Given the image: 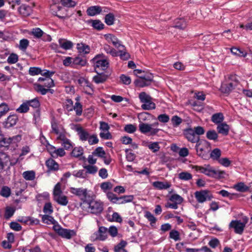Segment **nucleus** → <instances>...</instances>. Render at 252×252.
Wrapping results in <instances>:
<instances>
[{"mask_svg":"<svg viewBox=\"0 0 252 252\" xmlns=\"http://www.w3.org/2000/svg\"><path fill=\"white\" fill-rule=\"evenodd\" d=\"M144 217L150 221V225L154 226L157 221L156 218L149 211L145 212Z\"/></svg>","mask_w":252,"mask_h":252,"instance_id":"nucleus-44","label":"nucleus"},{"mask_svg":"<svg viewBox=\"0 0 252 252\" xmlns=\"http://www.w3.org/2000/svg\"><path fill=\"white\" fill-rule=\"evenodd\" d=\"M76 131L79 137V139L83 142L88 141L90 134L89 132L81 126H78L75 128Z\"/></svg>","mask_w":252,"mask_h":252,"instance_id":"nucleus-18","label":"nucleus"},{"mask_svg":"<svg viewBox=\"0 0 252 252\" xmlns=\"http://www.w3.org/2000/svg\"><path fill=\"white\" fill-rule=\"evenodd\" d=\"M83 154V148L81 147H75L72 151L71 155L73 157L78 158Z\"/></svg>","mask_w":252,"mask_h":252,"instance_id":"nucleus-58","label":"nucleus"},{"mask_svg":"<svg viewBox=\"0 0 252 252\" xmlns=\"http://www.w3.org/2000/svg\"><path fill=\"white\" fill-rule=\"evenodd\" d=\"M237 84V82H227L222 83L220 91L223 94H230L235 88Z\"/></svg>","mask_w":252,"mask_h":252,"instance_id":"nucleus-16","label":"nucleus"},{"mask_svg":"<svg viewBox=\"0 0 252 252\" xmlns=\"http://www.w3.org/2000/svg\"><path fill=\"white\" fill-rule=\"evenodd\" d=\"M62 4L68 8L74 7L77 2L73 0H61Z\"/></svg>","mask_w":252,"mask_h":252,"instance_id":"nucleus-55","label":"nucleus"},{"mask_svg":"<svg viewBox=\"0 0 252 252\" xmlns=\"http://www.w3.org/2000/svg\"><path fill=\"white\" fill-rule=\"evenodd\" d=\"M73 102L70 99H67L65 102L64 108L68 112L73 110Z\"/></svg>","mask_w":252,"mask_h":252,"instance_id":"nucleus-62","label":"nucleus"},{"mask_svg":"<svg viewBox=\"0 0 252 252\" xmlns=\"http://www.w3.org/2000/svg\"><path fill=\"white\" fill-rule=\"evenodd\" d=\"M153 186L158 189H166L171 187V184L167 182L156 181L153 182Z\"/></svg>","mask_w":252,"mask_h":252,"instance_id":"nucleus-30","label":"nucleus"},{"mask_svg":"<svg viewBox=\"0 0 252 252\" xmlns=\"http://www.w3.org/2000/svg\"><path fill=\"white\" fill-rule=\"evenodd\" d=\"M183 133L188 140L191 143H196L199 141V137L196 135L193 128H187L184 130Z\"/></svg>","mask_w":252,"mask_h":252,"instance_id":"nucleus-14","label":"nucleus"},{"mask_svg":"<svg viewBox=\"0 0 252 252\" xmlns=\"http://www.w3.org/2000/svg\"><path fill=\"white\" fill-rule=\"evenodd\" d=\"M206 137L211 140L217 141L218 134L215 130H210L206 133Z\"/></svg>","mask_w":252,"mask_h":252,"instance_id":"nucleus-50","label":"nucleus"},{"mask_svg":"<svg viewBox=\"0 0 252 252\" xmlns=\"http://www.w3.org/2000/svg\"><path fill=\"white\" fill-rule=\"evenodd\" d=\"M62 7L60 6L59 4L54 3L51 5L50 10L53 15L58 17L61 19H63V16H61L58 14V12L60 11L62 9Z\"/></svg>","mask_w":252,"mask_h":252,"instance_id":"nucleus-38","label":"nucleus"},{"mask_svg":"<svg viewBox=\"0 0 252 252\" xmlns=\"http://www.w3.org/2000/svg\"><path fill=\"white\" fill-rule=\"evenodd\" d=\"M169 200L172 202H175L180 204L183 202V198L179 194H173L170 196Z\"/></svg>","mask_w":252,"mask_h":252,"instance_id":"nucleus-53","label":"nucleus"},{"mask_svg":"<svg viewBox=\"0 0 252 252\" xmlns=\"http://www.w3.org/2000/svg\"><path fill=\"white\" fill-rule=\"evenodd\" d=\"M94 29L100 31L104 29V25L100 20H91L90 22Z\"/></svg>","mask_w":252,"mask_h":252,"instance_id":"nucleus-36","label":"nucleus"},{"mask_svg":"<svg viewBox=\"0 0 252 252\" xmlns=\"http://www.w3.org/2000/svg\"><path fill=\"white\" fill-rule=\"evenodd\" d=\"M139 98L142 103L141 108L143 110H149L155 109L156 104L152 101V98L145 92L140 93Z\"/></svg>","mask_w":252,"mask_h":252,"instance_id":"nucleus-6","label":"nucleus"},{"mask_svg":"<svg viewBox=\"0 0 252 252\" xmlns=\"http://www.w3.org/2000/svg\"><path fill=\"white\" fill-rule=\"evenodd\" d=\"M221 152L219 148H215L211 151L210 156V158L214 160H217L220 159L221 156Z\"/></svg>","mask_w":252,"mask_h":252,"instance_id":"nucleus-43","label":"nucleus"},{"mask_svg":"<svg viewBox=\"0 0 252 252\" xmlns=\"http://www.w3.org/2000/svg\"><path fill=\"white\" fill-rule=\"evenodd\" d=\"M210 148V144L206 140L199 141L195 146L197 155L204 159L208 157V153Z\"/></svg>","mask_w":252,"mask_h":252,"instance_id":"nucleus-5","label":"nucleus"},{"mask_svg":"<svg viewBox=\"0 0 252 252\" xmlns=\"http://www.w3.org/2000/svg\"><path fill=\"white\" fill-rule=\"evenodd\" d=\"M84 204L86 206L87 212L95 215H100L103 210V203L100 200L91 199L89 198L85 201Z\"/></svg>","mask_w":252,"mask_h":252,"instance_id":"nucleus-3","label":"nucleus"},{"mask_svg":"<svg viewBox=\"0 0 252 252\" xmlns=\"http://www.w3.org/2000/svg\"><path fill=\"white\" fill-rule=\"evenodd\" d=\"M83 168L86 170L87 174L94 175L98 171V167L94 164L84 165Z\"/></svg>","mask_w":252,"mask_h":252,"instance_id":"nucleus-35","label":"nucleus"},{"mask_svg":"<svg viewBox=\"0 0 252 252\" xmlns=\"http://www.w3.org/2000/svg\"><path fill=\"white\" fill-rule=\"evenodd\" d=\"M171 122L173 127H177L182 122V119L177 115L173 116L171 118Z\"/></svg>","mask_w":252,"mask_h":252,"instance_id":"nucleus-64","label":"nucleus"},{"mask_svg":"<svg viewBox=\"0 0 252 252\" xmlns=\"http://www.w3.org/2000/svg\"><path fill=\"white\" fill-rule=\"evenodd\" d=\"M72 175L76 178L81 179H86L87 177V172L83 169L74 170L72 172Z\"/></svg>","mask_w":252,"mask_h":252,"instance_id":"nucleus-46","label":"nucleus"},{"mask_svg":"<svg viewBox=\"0 0 252 252\" xmlns=\"http://www.w3.org/2000/svg\"><path fill=\"white\" fill-rule=\"evenodd\" d=\"M194 196L197 201L199 203L210 201L213 198L212 194L207 189L196 191L194 193Z\"/></svg>","mask_w":252,"mask_h":252,"instance_id":"nucleus-8","label":"nucleus"},{"mask_svg":"<svg viewBox=\"0 0 252 252\" xmlns=\"http://www.w3.org/2000/svg\"><path fill=\"white\" fill-rule=\"evenodd\" d=\"M23 178L27 181H32L35 178V173L33 170L26 171L22 174Z\"/></svg>","mask_w":252,"mask_h":252,"instance_id":"nucleus-41","label":"nucleus"},{"mask_svg":"<svg viewBox=\"0 0 252 252\" xmlns=\"http://www.w3.org/2000/svg\"><path fill=\"white\" fill-rule=\"evenodd\" d=\"M127 245L126 241L122 240L121 242L116 245L114 248V252H127L125 249Z\"/></svg>","mask_w":252,"mask_h":252,"instance_id":"nucleus-37","label":"nucleus"},{"mask_svg":"<svg viewBox=\"0 0 252 252\" xmlns=\"http://www.w3.org/2000/svg\"><path fill=\"white\" fill-rule=\"evenodd\" d=\"M20 139L19 135H16L12 137H3V139L0 142V147H8L10 144L15 142V140H18Z\"/></svg>","mask_w":252,"mask_h":252,"instance_id":"nucleus-19","label":"nucleus"},{"mask_svg":"<svg viewBox=\"0 0 252 252\" xmlns=\"http://www.w3.org/2000/svg\"><path fill=\"white\" fill-rule=\"evenodd\" d=\"M70 193L78 196L83 202L85 203L89 197L88 194V189L83 188H75L71 187L69 189Z\"/></svg>","mask_w":252,"mask_h":252,"instance_id":"nucleus-11","label":"nucleus"},{"mask_svg":"<svg viewBox=\"0 0 252 252\" xmlns=\"http://www.w3.org/2000/svg\"><path fill=\"white\" fill-rule=\"evenodd\" d=\"M73 68H77L78 67L84 66L86 65L87 61L86 59L81 57L80 56H77L73 58Z\"/></svg>","mask_w":252,"mask_h":252,"instance_id":"nucleus-23","label":"nucleus"},{"mask_svg":"<svg viewBox=\"0 0 252 252\" xmlns=\"http://www.w3.org/2000/svg\"><path fill=\"white\" fill-rule=\"evenodd\" d=\"M224 120V116L222 113H217L213 114L211 117V121L216 124H220Z\"/></svg>","mask_w":252,"mask_h":252,"instance_id":"nucleus-32","label":"nucleus"},{"mask_svg":"<svg viewBox=\"0 0 252 252\" xmlns=\"http://www.w3.org/2000/svg\"><path fill=\"white\" fill-rule=\"evenodd\" d=\"M109 75L104 73H97L96 75H95L93 78V81L96 84H101L105 82L108 78Z\"/></svg>","mask_w":252,"mask_h":252,"instance_id":"nucleus-25","label":"nucleus"},{"mask_svg":"<svg viewBox=\"0 0 252 252\" xmlns=\"http://www.w3.org/2000/svg\"><path fill=\"white\" fill-rule=\"evenodd\" d=\"M61 141V144L63 148L67 150H71L73 148L72 142L66 137V135L59 139Z\"/></svg>","mask_w":252,"mask_h":252,"instance_id":"nucleus-27","label":"nucleus"},{"mask_svg":"<svg viewBox=\"0 0 252 252\" xmlns=\"http://www.w3.org/2000/svg\"><path fill=\"white\" fill-rule=\"evenodd\" d=\"M18 11L19 14L25 17L30 16L32 11L31 7L25 4L21 5L19 7Z\"/></svg>","mask_w":252,"mask_h":252,"instance_id":"nucleus-20","label":"nucleus"},{"mask_svg":"<svg viewBox=\"0 0 252 252\" xmlns=\"http://www.w3.org/2000/svg\"><path fill=\"white\" fill-rule=\"evenodd\" d=\"M115 21V15L112 13H108L105 15L104 22L108 26L114 25Z\"/></svg>","mask_w":252,"mask_h":252,"instance_id":"nucleus-40","label":"nucleus"},{"mask_svg":"<svg viewBox=\"0 0 252 252\" xmlns=\"http://www.w3.org/2000/svg\"><path fill=\"white\" fill-rule=\"evenodd\" d=\"M217 129L219 133L227 135L229 132V126L226 123H221L218 125Z\"/></svg>","mask_w":252,"mask_h":252,"instance_id":"nucleus-28","label":"nucleus"},{"mask_svg":"<svg viewBox=\"0 0 252 252\" xmlns=\"http://www.w3.org/2000/svg\"><path fill=\"white\" fill-rule=\"evenodd\" d=\"M103 49L107 54H110L113 57H118L119 55V52L108 44H104Z\"/></svg>","mask_w":252,"mask_h":252,"instance_id":"nucleus-31","label":"nucleus"},{"mask_svg":"<svg viewBox=\"0 0 252 252\" xmlns=\"http://www.w3.org/2000/svg\"><path fill=\"white\" fill-rule=\"evenodd\" d=\"M29 107L27 101L23 102L20 106L16 109V111L20 113H25L28 112Z\"/></svg>","mask_w":252,"mask_h":252,"instance_id":"nucleus-52","label":"nucleus"},{"mask_svg":"<svg viewBox=\"0 0 252 252\" xmlns=\"http://www.w3.org/2000/svg\"><path fill=\"white\" fill-rule=\"evenodd\" d=\"M9 110L8 106L5 103L0 104V119Z\"/></svg>","mask_w":252,"mask_h":252,"instance_id":"nucleus-56","label":"nucleus"},{"mask_svg":"<svg viewBox=\"0 0 252 252\" xmlns=\"http://www.w3.org/2000/svg\"><path fill=\"white\" fill-rule=\"evenodd\" d=\"M84 91L85 94L92 95L94 92L93 85L88 81L85 82V86L84 87Z\"/></svg>","mask_w":252,"mask_h":252,"instance_id":"nucleus-48","label":"nucleus"},{"mask_svg":"<svg viewBox=\"0 0 252 252\" xmlns=\"http://www.w3.org/2000/svg\"><path fill=\"white\" fill-rule=\"evenodd\" d=\"M12 164L10 157L5 153L0 152V172L6 167H9Z\"/></svg>","mask_w":252,"mask_h":252,"instance_id":"nucleus-13","label":"nucleus"},{"mask_svg":"<svg viewBox=\"0 0 252 252\" xmlns=\"http://www.w3.org/2000/svg\"><path fill=\"white\" fill-rule=\"evenodd\" d=\"M134 83L136 86L139 87H144L150 85V84L141 77H139V78L136 79Z\"/></svg>","mask_w":252,"mask_h":252,"instance_id":"nucleus-51","label":"nucleus"},{"mask_svg":"<svg viewBox=\"0 0 252 252\" xmlns=\"http://www.w3.org/2000/svg\"><path fill=\"white\" fill-rule=\"evenodd\" d=\"M91 62L94 68H100L103 71L106 70L109 66V60L103 54L96 55Z\"/></svg>","mask_w":252,"mask_h":252,"instance_id":"nucleus-4","label":"nucleus"},{"mask_svg":"<svg viewBox=\"0 0 252 252\" xmlns=\"http://www.w3.org/2000/svg\"><path fill=\"white\" fill-rule=\"evenodd\" d=\"M232 54L239 57H245L247 55V53L244 50H241L240 48L236 47H232L230 49Z\"/></svg>","mask_w":252,"mask_h":252,"instance_id":"nucleus-45","label":"nucleus"},{"mask_svg":"<svg viewBox=\"0 0 252 252\" xmlns=\"http://www.w3.org/2000/svg\"><path fill=\"white\" fill-rule=\"evenodd\" d=\"M43 211L46 214L51 215L52 214L53 212V208L50 202H48L45 203Z\"/></svg>","mask_w":252,"mask_h":252,"instance_id":"nucleus-54","label":"nucleus"},{"mask_svg":"<svg viewBox=\"0 0 252 252\" xmlns=\"http://www.w3.org/2000/svg\"><path fill=\"white\" fill-rule=\"evenodd\" d=\"M41 218L42 222L47 224H55L57 223L54 218L48 214L42 215Z\"/></svg>","mask_w":252,"mask_h":252,"instance_id":"nucleus-39","label":"nucleus"},{"mask_svg":"<svg viewBox=\"0 0 252 252\" xmlns=\"http://www.w3.org/2000/svg\"><path fill=\"white\" fill-rule=\"evenodd\" d=\"M77 49L80 53L84 54H89L90 52V47L89 45L84 43H78L77 44Z\"/></svg>","mask_w":252,"mask_h":252,"instance_id":"nucleus-33","label":"nucleus"},{"mask_svg":"<svg viewBox=\"0 0 252 252\" xmlns=\"http://www.w3.org/2000/svg\"><path fill=\"white\" fill-rule=\"evenodd\" d=\"M59 43L61 48L66 50L72 49L73 46V44L71 41L65 39H60Z\"/></svg>","mask_w":252,"mask_h":252,"instance_id":"nucleus-29","label":"nucleus"},{"mask_svg":"<svg viewBox=\"0 0 252 252\" xmlns=\"http://www.w3.org/2000/svg\"><path fill=\"white\" fill-rule=\"evenodd\" d=\"M45 165L48 168V172L56 171L59 170L58 163L52 158H49L46 161Z\"/></svg>","mask_w":252,"mask_h":252,"instance_id":"nucleus-21","label":"nucleus"},{"mask_svg":"<svg viewBox=\"0 0 252 252\" xmlns=\"http://www.w3.org/2000/svg\"><path fill=\"white\" fill-rule=\"evenodd\" d=\"M248 220V218L245 217L243 219V222L238 220H232L229 224V227L233 228L236 233L241 234L244 231V228L245 227Z\"/></svg>","mask_w":252,"mask_h":252,"instance_id":"nucleus-7","label":"nucleus"},{"mask_svg":"<svg viewBox=\"0 0 252 252\" xmlns=\"http://www.w3.org/2000/svg\"><path fill=\"white\" fill-rule=\"evenodd\" d=\"M73 110L75 111L76 115H81L83 110L82 104L79 101L76 102L73 106Z\"/></svg>","mask_w":252,"mask_h":252,"instance_id":"nucleus-63","label":"nucleus"},{"mask_svg":"<svg viewBox=\"0 0 252 252\" xmlns=\"http://www.w3.org/2000/svg\"><path fill=\"white\" fill-rule=\"evenodd\" d=\"M18 120V118L16 114H10L5 121V126L9 128L15 126Z\"/></svg>","mask_w":252,"mask_h":252,"instance_id":"nucleus-22","label":"nucleus"},{"mask_svg":"<svg viewBox=\"0 0 252 252\" xmlns=\"http://www.w3.org/2000/svg\"><path fill=\"white\" fill-rule=\"evenodd\" d=\"M192 169L196 172L217 179L224 178V175L225 174L224 171L216 170L214 167L209 164H205L204 166L194 165L192 167Z\"/></svg>","mask_w":252,"mask_h":252,"instance_id":"nucleus-2","label":"nucleus"},{"mask_svg":"<svg viewBox=\"0 0 252 252\" xmlns=\"http://www.w3.org/2000/svg\"><path fill=\"white\" fill-rule=\"evenodd\" d=\"M139 130L141 133L145 134L150 133V135L154 136L157 134L161 129L158 128L152 127L150 124L141 123L139 125Z\"/></svg>","mask_w":252,"mask_h":252,"instance_id":"nucleus-10","label":"nucleus"},{"mask_svg":"<svg viewBox=\"0 0 252 252\" xmlns=\"http://www.w3.org/2000/svg\"><path fill=\"white\" fill-rule=\"evenodd\" d=\"M52 132L57 135V140L60 139L66 134V131L62 125L59 124L56 121L51 122Z\"/></svg>","mask_w":252,"mask_h":252,"instance_id":"nucleus-12","label":"nucleus"},{"mask_svg":"<svg viewBox=\"0 0 252 252\" xmlns=\"http://www.w3.org/2000/svg\"><path fill=\"white\" fill-rule=\"evenodd\" d=\"M47 149L51 157L54 158H57L59 157H62L65 155V152L63 148H57L55 146L49 145Z\"/></svg>","mask_w":252,"mask_h":252,"instance_id":"nucleus-15","label":"nucleus"},{"mask_svg":"<svg viewBox=\"0 0 252 252\" xmlns=\"http://www.w3.org/2000/svg\"><path fill=\"white\" fill-rule=\"evenodd\" d=\"M178 178L182 181H188L192 178V176L190 173L184 171L178 174Z\"/></svg>","mask_w":252,"mask_h":252,"instance_id":"nucleus-47","label":"nucleus"},{"mask_svg":"<svg viewBox=\"0 0 252 252\" xmlns=\"http://www.w3.org/2000/svg\"><path fill=\"white\" fill-rule=\"evenodd\" d=\"M54 200L61 206H66L68 203L67 196L63 193L53 196Z\"/></svg>","mask_w":252,"mask_h":252,"instance_id":"nucleus-24","label":"nucleus"},{"mask_svg":"<svg viewBox=\"0 0 252 252\" xmlns=\"http://www.w3.org/2000/svg\"><path fill=\"white\" fill-rule=\"evenodd\" d=\"M108 237V229L104 226H99L97 231L94 232L91 237L92 241L106 240Z\"/></svg>","mask_w":252,"mask_h":252,"instance_id":"nucleus-9","label":"nucleus"},{"mask_svg":"<svg viewBox=\"0 0 252 252\" xmlns=\"http://www.w3.org/2000/svg\"><path fill=\"white\" fill-rule=\"evenodd\" d=\"M57 233L58 234L62 237L67 239H70L72 237L76 235V232L74 230L67 229L65 228H59L57 229Z\"/></svg>","mask_w":252,"mask_h":252,"instance_id":"nucleus-17","label":"nucleus"},{"mask_svg":"<svg viewBox=\"0 0 252 252\" xmlns=\"http://www.w3.org/2000/svg\"><path fill=\"white\" fill-rule=\"evenodd\" d=\"M11 194V189H10L7 187L4 186L3 187L0 191V195L3 197L7 198Z\"/></svg>","mask_w":252,"mask_h":252,"instance_id":"nucleus-57","label":"nucleus"},{"mask_svg":"<svg viewBox=\"0 0 252 252\" xmlns=\"http://www.w3.org/2000/svg\"><path fill=\"white\" fill-rule=\"evenodd\" d=\"M113 188L112 184L110 182H105L101 184V190L106 194L108 199L113 204H124L131 202L134 199L132 195L117 196L116 194L109 191Z\"/></svg>","mask_w":252,"mask_h":252,"instance_id":"nucleus-1","label":"nucleus"},{"mask_svg":"<svg viewBox=\"0 0 252 252\" xmlns=\"http://www.w3.org/2000/svg\"><path fill=\"white\" fill-rule=\"evenodd\" d=\"M89 16H94L100 14V6L94 5L89 7L86 11Z\"/></svg>","mask_w":252,"mask_h":252,"instance_id":"nucleus-26","label":"nucleus"},{"mask_svg":"<svg viewBox=\"0 0 252 252\" xmlns=\"http://www.w3.org/2000/svg\"><path fill=\"white\" fill-rule=\"evenodd\" d=\"M94 155L99 158L103 157L106 155V153L103 148L101 147L96 148L93 152Z\"/></svg>","mask_w":252,"mask_h":252,"instance_id":"nucleus-59","label":"nucleus"},{"mask_svg":"<svg viewBox=\"0 0 252 252\" xmlns=\"http://www.w3.org/2000/svg\"><path fill=\"white\" fill-rule=\"evenodd\" d=\"M233 188L236 190L242 192H246L250 189L249 187L246 185L243 182H239L235 184L233 186Z\"/></svg>","mask_w":252,"mask_h":252,"instance_id":"nucleus-34","label":"nucleus"},{"mask_svg":"<svg viewBox=\"0 0 252 252\" xmlns=\"http://www.w3.org/2000/svg\"><path fill=\"white\" fill-rule=\"evenodd\" d=\"M29 45V41L27 39H22L20 40L19 48L22 51H25Z\"/></svg>","mask_w":252,"mask_h":252,"instance_id":"nucleus-61","label":"nucleus"},{"mask_svg":"<svg viewBox=\"0 0 252 252\" xmlns=\"http://www.w3.org/2000/svg\"><path fill=\"white\" fill-rule=\"evenodd\" d=\"M27 102L28 104L29 107L31 106L35 109H39L40 106V102L37 97L34 98L33 99H32L31 100H27Z\"/></svg>","mask_w":252,"mask_h":252,"instance_id":"nucleus-42","label":"nucleus"},{"mask_svg":"<svg viewBox=\"0 0 252 252\" xmlns=\"http://www.w3.org/2000/svg\"><path fill=\"white\" fill-rule=\"evenodd\" d=\"M124 130L128 133H133L136 130V126L133 124H127L125 125Z\"/></svg>","mask_w":252,"mask_h":252,"instance_id":"nucleus-60","label":"nucleus"},{"mask_svg":"<svg viewBox=\"0 0 252 252\" xmlns=\"http://www.w3.org/2000/svg\"><path fill=\"white\" fill-rule=\"evenodd\" d=\"M43 32L39 28H35L32 29L31 34L35 38H40L43 36Z\"/></svg>","mask_w":252,"mask_h":252,"instance_id":"nucleus-49","label":"nucleus"}]
</instances>
